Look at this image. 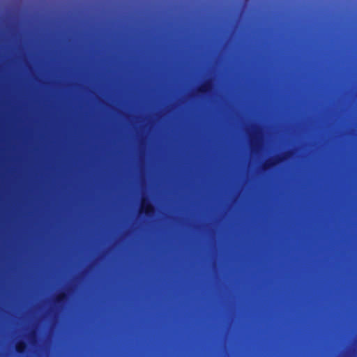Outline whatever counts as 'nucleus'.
Here are the masks:
<instances>
[{
    "mask_svg": "<svg viewBox=\"0 0 357 357\" xmlns=\"http://www.w3.org/2000/svg\"><path fill=\"white\" fill-rule=\"evenodd\" d=\"M27 349V343L24 340L18 341L15 344V351L19 354H24Z\"/></svg>",
    "mask_w": 357,
    "mask_h": 357,
    "instance_id": "5",
    "label": "nucleus"
},
{
    "mask_svg": "<svg viewBox=\"0 0 357 357\" xmlns=\"http://www.w3.org/2000/svg\"><path fill=\"white\" fill-rule=\"evenodd\" d=\"M154 225H155V223H154V220L153 221V231H154Z\"/></svg>",
    "mask_w": 357,
    "mask_h": 357,
    "instance_id": "7",
    "label": "nucleus"
},
{
    "mask_svg": "<svg viewBox=\"0 0 357 357\" xmlns=\"http://www.w3.org/2000/svg\"><path fill=\"white\" fill-rule=\"evenodd\" d=\"M68 300V295L65 291H61L54 298V303L55 305L59 306L63 304Z\"/></svg>",
    "mask_w": 357,
    "mask_h": 357,
    "instance_id": "4",
    "label": "nucleus"
},
{
    "mask_svg": "<svg viewBox=\"0 0 357 357\" xmlns=\"http://www.w3.org/2000/svg\"><path fill=\"white\" fill-rule=\"evenodd\" d=\"M284 157L282 155H278L275 158L268 159L263 164L262 168L264 170H268L284 161Z\"/></svg>",
    "mask_w": 357,
    "mask_h": 357,
    "instance_id": "2",
    "label": "nucleus"
},
{
    "mask_svg": "<svg viewBox=\"0 0 357 357\" xmlns=\"http://www.w3.org/2000/svg\"><path fill=\"white\" fill-rule=\"evenodd\" d=\"M213 88V84L211 80H206L203 82L197 89V91L200 95H206Z\"/></svg>",
    "mask_w": 357,
    "mask_h": 357,
    "instance_id": "3",
    "label": "nucleus"
},
{
    "mask_svg": "<svg viewBox=\"0 0 357 357\" xmlns=\"http://www.w3.org/2000/svg\"><path fill=\"white\" fill-rule=\"evenodd\" d=\"M156 213L153 204L148 197H143L141 199L140 206L138 211L139 215L153 218Z\"/></svg>",
    "mask_w": 357,
    "mask_h": 357,
    "instance_id": "1",
    "label": "nucleus"
},
{
    "mask_svg": "<svg viewBox=\"0 0 357 357\" xmlns=\"http://www.w3.org/2000/svg\"><path fill=\"white\" fill-rule=\"evenodd\" d=\"M258 139V131L256 130L250 137V142L252 146H254L255 142Z\"/></svg>",
    "mask_w": 357,
    "mask_h": 357,
    "instance_id": "6",
    "label": "nucleus"
}]
</instances>
